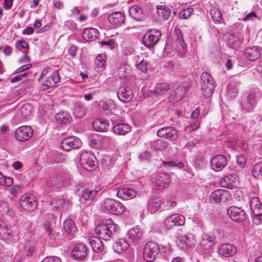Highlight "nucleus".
Listing matches in <instances>:
<instances>
[{"label": "nucleus", "mask_w": 262, "mask_h": 262, "mask_svg": "<svg viewBox=\"0 0 262 262\" xmlns=\"http://www.w3.org/2000/svg\"><path fill=\"white\" fill-rule=\"evenodd\" d=\"M120 230L119 226L114 223L112 220H107L105 224L98 225L95 228V232L98 238L104 241L110 240Z\"/></svg>", "instance_id": "obj_1"}, {"label": "nucleus", "mask_w": 262, "mask_h": 262, "mask_svg": "<svg viewBox=\"0 0 262 262\" xmlns=\"http://www.w3.org/2000/svg\"><path fill=\"white\" fill-rule=\"evenodd\" d=\"M69 207V201L63 195L52 196L49 204V210L55 213L59 214L60 216H61V212L67 211Z\"/></svg>", "instance_id": "obj_2"}, {"label": "nucleus", "mask_w": 262, "mask_h": 262, "mask_svg": "<svg viewBox=\"0 0 262 262\" xmlns=\"http://www.w3.org/2000/svg\"><path fill=\"white\" fill-rule=\"evenodd\" d=\"M160 247L158 243L153 241L147 242L143 249V257L146 261L152 262L160 253Z\"/></svg>", "instance_id": "obj_3"}, {"label": "nucleus", "mask_w": 262, "mask_h": 262, "mask_svg": "<svg viewBox=\"0 0 262 262\" xmlns=\"http://www.w3.org/2000/svg\"><path fill=\"white\" fill-rule=\"evenodd\" d=\"M250 207L252 213V221L255 225L262 223V203L258 197L254 196L250 201Z\"/></svg>", "instance_id": "obj_4"}, {"label": "nucleus", "mask_w": 262, "mask_h": 262, "mask_svg": "<svg viewBox=\"0 0 262 262\" xmlns=\"http://www.w3.org/2000/svg\"><path fill=\"white\" fill-rule=\"evenodd\" d=\"M201 89L203 95L205 97H210L214 88L213 78L207 72H203L201 76Z\"/></svg>", "instance_id": "obj_5"}, {"label": "nucleus", "mask_w": 262, "mask_h": 262, "mask_svg": "<svg viewBox=\"0 0 262 262\" xmlns=\"http://www.w3.org/2000/svg\"><path fill=\"white\" fill-rule=\"evenodd\" d=\"M260 96V93L258 89H254L248 96H244L241 103L243 109L247 112L252 111L255 101Z\"/></svg>", "instance_id": "obj_6"}, {"label": "nucleus", "mask_w": 262, "mask_h": 262, "mask_svg": "<svg viewBox=\"0 0 262 262\" xmlns=\"http://www.w3.org/2000/svg\"><path fill=\"white\" fill-rule=\"evenodd\" d=\"M161 32L158 29H152L147 31L143 37V42L148 48L154 47L161 37Z\"/></svg>", "instance_id": "obj_7"}, {"label": "nucleus", "mask_w": 262, "mask_h": 262, "mask_svg": "<svg viewBox=\"0 0 262 262\" xmlns=\"http://www.w3.org/2000/svg\"><path fill=\"white\" fill-rule=\"evenodd\" d=\"M80 163L83 168L92 171L97 163L95 156L91 152L83 151L80 156Z\"/></svg>", "instance_id": "obj_8"}, {"label": "nucleus", "mask_w": 262, "mask_h": 262, "mask_svg": "<svg viewBox=\"0 0 262 262\" xmlns=\"http://www.w3.org/2000/svg\"><path fill=\"white\" fill-rule=\"evenodd\" d=\"M89 249L83 243H77L73 248L71 252L72 257L77 260L83 259L88 255Z\"/></svg>", "instance_id": "obj_9"}, {"label": "nucleus", "mask_w": 262, "mask_h": 262, "mask_svg": "<svg viewBox=\"0 0 262 262\" xmlns=\"http://www.w3.org/2000/svg\"><path fill=\"white\" fill-rule=\"evenodd\" d=\"M229 217L233 221L241 223L246 218V213L244 209L241 207L232 206L227 210Z\"/></svg>", "instance_id": "obj_10"}, {"label": "nucleus", "mask_w": 262, "mask_h": 262, "mask_svg": "<svg viewBox=\"0 0 262 262\" xmlns=\"http://www.w3.org/2000/svg\"><path fill=\"white\" fill-rule=\"evenodd\" d=\"M20 206L25 210H34L37 206L35 196L32 194H23L19 201Z\"/></svg>", "instance_id": "obj_11"}, {"label": "nucleus", "mask_w": 262, "mask_h": 262, "mask_svg": "<svg viewBox=\"0 0 262 262\" xmlns=\"http://www.w3.org/2000/svg\"><path fill=\"white\" fill-rule=\"evenodd\" d=\"M185 222V217L180 214L169 215L164 221V226L167 229H171L175 226L184 225Z\"/></svg>", "instance_id": "obj_12"}, {"label": "nucleus", "mask_w": 262, "mask_h": 262, "mask_svg": "<svg viewBox=\"0 0 262 262\" xmlns=\"http://www.w3.org/2000/svg\"><path fill=\"white\" fill-rule=\"evenodd\" d=\"M33 131L29 126H22L17 128L15 131L14 136L16 140L25 142L30 139L32 136Z\"/></svg>", "instance_id": "obj_13"}, {"label": "nucleus", "mask_w": 262, "mask_h": 262, "mask_svg": "<svg viewBox=\"0 0 262 262\" xmlns=\"http://www.w3.org/2000/svg\"><path fill=\"white\" fill-rule=\"evenodd\" d=\"M82 145L80 139L74 136H70L63 139L61 146L65 151H69L71 149L79 148Z\"/></svg>", "instance_id": "obj_14"}, {"label": "nucleus", "mask_w": 262, "mask_h": 262, "mask_svg": "<svg viewBox=\"0 0 262 262\" xmlns=\"http://www.w3.org/2000/svg\"><path fill=\"white\" fill-rule=\"evenodd\" d=\"M158 137L165 138L170 141H175L178 138V132L173 127H162L157 131Z\"/></svg>", "instance_id": "obj_15"}, {"label": "nucleus", "mask_w": 262, "mask_h": 262, "mask_svg": "<svg viewBox=\"0 0 262 262\" xmlns=\"http://www.w3.org/2000/svg\"><path fill=\"white\" fill-rule=\"evenodd\" d=\"M62 178L56 174L49 176L46 183V186L49 191H58L62 185Z\"/></svg>", "instance_id": "obj_16"}, {"label": "nucleus", "mask_w": 262, "mask_h": 262, "mask_svg": "<svg viewBox=\"0 0 262 262\" xmlns=\"http://www.w3.org/2000/svg\"><path fill=\"white\" fill-rule=\"evenodd\" d=\"M229 191L226 189H217L210 195V200L216 203H224L230 198Z\"/></svg>", "instance_id": "obj_17"}, {"label": "nucleus", "mask_w": 262, "mask_h": 262, "mask_svg": "<svg viewBox=\"0 0 262 262\" xmlns=\"http://www.w3.org/2000/svg\"><path fill=\"white\" fill-rule=\"evenodd\" d=\"M227 164V159L222 155L213 157L210 162L211 168L215 171H221Z\"/></svg>", "instance_id": "obj_18"}, {"label": "nucleus", "mask_w": 262, "mask_h": 262, "mask_svg": "<svg viewBox=\"0 0 262 262\" xmlns=\"http://www.w3.org/2000/svg\"><path fill=\"white\" fill-rule=\"evenodd\" d=\"M237 252V249L235 246L230 244H223L218 249L219 255L224 257H232Z\"/></svg>", "instance_id": "obj_19"}, {"label": "nucleus", "mask_w": 262, "mask_h": 262, "mask_svg": "<svg viewBox=\"0 0 262 262\" xmlns=\"http://www.w3.org/2000/svg\"><path fill=\"white\" fill-rule=\"evenodd\" d=\"M59 81L60 78L58 72L57 71H54L41 85L40 89L41 91H45L50 88H53Z\"/></svg>", "instance_id": "obj_20"}, {"label": "nucleus", "mask_w": 262, "mask_h": 262, "mask_svg": "<svg viewBox=\"0 0 262 262\" xmlns=\"http://www.w3.org/2000/svg\"><path fill=\"white\" fill-rule=\"evenodd\" d=\"M117 96L120 101L125 103L128 102L133 97V91L128 86H122L118 89Z\"/></svg>", "instance_id": "obj_21"}, {"label": "nucleus", "mask_w": 262, "mask_h": 262, "mask_svg": "<svg viewBox=\"0 0 262 262\" xmlns=\"http://www.w3.org/2000/svg\"><path fill=\"white\" fill-rule=\"evenodd\" d=\"M97 193V190L86 188L83 190L79 195V201L83 204L90 205Z\"/></svg>", "instance_id": "obj_22"}, {"label": "nucleus", "mask_w": 262, "mask_h": 262, "mask_svg": "<svg viewBox=\"0 0 262 262\" xmlns=\"http://www.w3.org/2000/svg\"><path fill=\"white\" fill-rule=\"evenodd\" d=\"M136 194L135 190L128 187H122L118 189L116 195L122 200H127L133 199Z\"/></svg>", "instance_id": "obj_23"}, {"label": "nucleus", "mask_w": 262, "mask_h": 262, "mask_svg": "<svg viewBox=\"0 0 262 262\" xmlns=\"http://www.w3.org/2000/svg\"><path fill=\"white\" fill-rule=\"evenodd\" d=\"M125 15L118 11H115L111 13L108 17V20L109 22L115 26H121L125 24Z\"/></svg>", "instance_id": "obj_24"}, {"label": "nucleus", "mask_w": 262, "mask_h": 262, "mask_svg": "<svg viewBox=\"0 0 262 262\" xmlns=\"http://www.w3.org/2000/svg\"><path fill=\"white\" fill-rule=\"evenodd\" d=\"M128 247V242L124 238L117 239L113 246L114 251L117 253H121L124 252Z\"/></svg>", "instance_id": "obj_25"}, {"label": "nucleus", "mask_w": 262, "mask_h": 262, "mask_svg": "<svg viewBox=\"0 0 262 262\" xmlns=\"http://www.w3.org/2000/svg\"><path fill=\"white\" fill-rule=\"evenodd\" d=\"M142 231L138 227H135L128 231V238L133 243H138L142 236Z\"/></svg>", "instance_id": "obj_26"}, {"label": "nucleus", "mask_w": 262, "mask_h": 262, "mask_svg": "<svg viewBox=\"0 0 262 262\" xmlns=\"http://www.w3.org/2000/svg\"><path fill=\"white\" fill-rule=\"evenodd\" d=\"M130 16L136 20H141L144 18V14L142 9L137 5H134L128 10Z\"/></svg>", "instance_id": "obj_27"}, {"label": "nucleus", "mask_w": 262, "mask_h": 262, "mask_svg": "<svg viewBox=\"0 0 262 262\" xmlns=\"http://www.w3.org/2000/svg\"><path fill=\"white\" fill-rule=\"evenodd\" d=\"M99 32L95 28H85L83 31L82 37L83 39L89 40H95L98 37Z\"/></svg>", "instance_id": "obj_28"}, {"label": "nucleus", "mask_w": 262, "mask_h": 262, "mask_svg": "<svg viewBox=\"0 0 262 262\" xmlns=\"http://www.w3.org/2000/svg\"><path fill=\"white\" fill-rule=\"evenodd\" d=\"M215 244V238L212 236L204 235L201 241L203 248L206 250H211Z\"/></svg>", "instance_id": "obj_29"}, {"label": "nucleus", "mask_w": 262, "mask_h": 262, "mask_svg": "<svg viewBox=\"0 0 262 262\" xmlns=\"http://www.w3.org/2000/svg\"><path fill=\"white\" fill-rule=\"evenodd\" d=\"M170 182V178L168 174L166 173H161L159 175L155 181L157 187L161 188H167Z\"/></svg>", "instance_id": "obj_30"}, {"label": "nucleus", "mask_w": 262, "mask_h": 262, "mask_svg": "<svg viewBox=\"0 0 262 262\" xmlns=\"http://www.w3.org/2000/svg\"><path fill=\"white\" fill-rule=\"evenodd\" d=\"M245 54L247 59L251 61H254L259 57L260 50L257 47H253L246 49Z\"/></svg>", "instance_id": "obj_31"}, {"label": "nucleus", "mask_w": 262, "mask_h": 262, "mask_svg": "<svg viewBox=\"0 0 262 262\" xmlns=\"http://www.w3.org/2000/svg\"><path fill=\"white\" fill-rule=\"evenodd\" d=\"M113 132L119 135H125L130 130V126L126 123H118L114 126Z\"/></svg>", "instance_id": "obj_32"}, {"label": "nucleus", "mask_w": 262, "mask_h": 262, "mask_svg": "<svg viewBox=\"0 0 262 262\" xmlns=\"http://www.w3.org/2000/svg\"><path fill=\"white\" fill-rule=\"evenodd\" d=\"M100 107L106 114H112L116 108V105L112 100H108L107 102L101 101Z\"/></svg>", "instance_id": "obj_33"}, {"label": "nucleus", "mask_w": 262, "mask_h": 262, "mask_svg": "<svg viewBox=\"0 0 262 262\" xmlns=\"http://www.w3.org/2000/svg\"><path fill=\"white\" fill-rule=\"evenodd\" d=\"M90 244L92 249L95 252H101L104 249V246L101 239L98 237H94L91 239Z\"/></svg>", "instance_id": "obj_34"}, {"label": "nucleus", "mask_w": 262, "mask_h": 262, "mask_svg": "<svg viewBox=\"0 0 262 262\" xmlns=\"http://www.w3.org/2000/svg\"><path fill=\"white\" fill-rule=\"evenodd\" d=\"M179 239L181 242H183L188 248L194 247L195 244V239L194 235L190 233L185 234L183 236H179Z\"/></svg>", "instance_id": "obj_35"}, {"label": "nucleus", "mask_w": 262, "mask_h": 262, "mask_svg": "<svg viewBox=\"0 0 262 262\" xmlns=\"http://www.w3.org/2000/svg\"><path fill=\"white\" fill-rule=\"evenodd\" d=\"M160 202L159 198L150 199L148 201V211L152 214L156 212L160 207Z\"/></svg>", "instance_id": "obj_36"}, {"label": "nucleus", "mask_w": 262, "mask_h": 262, "mask_svg": "<svg viewBox=\"0 0 262 262\" xmlns=\"http://www.w3.org/2000/svg\"><path fill=\"white\" fill-rule=\"evenodd\" d=\"M173 88L172 84H169L166 82L158 83L154 89L156 94L162 95L169 89Z\"/></svg>", "instance_id": "obj_37"}, {"label": "nucleus", "mask_w": 262, "mask_h": 262, "mask_svg": "<svg viewBox=\"0 0 262 262\" xmlns=\"http://www.w3.org/2000/svg\"><path fill=\"white\" fill-rule=\"evenodd\" d=\"M93 126L98 132H106L108 128L109 123L107 120L97 119L94 121Z\"/></svg>", "instance_id": "obj_38"}, {"label": "nucleus", "mask_w": 262, "mask_h": 262, "mask_svg": "<svg viewBox=\"0 0 262 262\" xmlns=\"http://www.w3.org/2000/svg\"><path fill=\"white\" fill-rule=\"evenodd\" d=\"M63 228L65 232L70 235L77 230L74 222L71 219L66 220L63 222Z\"/></svg>", "instance_id": "obj_39"}, {"label": "nucleus", "mask_w": 262, "mask_h": 262, "mask_svg": "<svg viewBox=\"0 0 262 262\" xmlns=\"http://www.w3.org/2000/svg\"><path fill=\"white\" fill-rule=\"evenodd\" d=\"M176 41L179 52L182 55L185 54L187 51V45L185 43L182 36V34H181L180 33L179 34H178Z\"/></svg>", "instance_id": "obj_40"}, {"label": "nucleus", "mask_w": 262, "mask_h": 262, "mask_svg": "<svg viewBox=\"0 0 262 262\" xmlns=\"http://www.w3.org/2000/svg\"><path fill=\"white\" fill-rule=\"evenodd\" d=\"M9 130L7 126L3 125L0 131V143L5 144L10 139Z\"/></svg>", "instance_id": "obj_41"}, {"label": "nucleus", "mask_w": 262, "mask_h": 262, "mask_svg": "<svg viewBox=\"0 0 262 262\" xmlns=\"http://www.w3.org/2000/svg\"><path fill=\"white\" fill-rule=\"evenodd\" d=\"M106 63V56L104 54L98 55L95 60L96 69L98 71H103Z\"/></svg>", "instance_id": "obj_42"}, {"label": "nucleus", "mask_w": 262, "mask_h": 262, "mask_svg": "<svg viewBox=\"0 0 262 262\" xmlns=\"http://www.w3.org/2000/svg\"><path fill=\"white\" fill-rule=\"evenodd\" d=\"M156 9L158 10V13L161 15L164 19H168L171 13L170 8L164 5H158Z\"/></svg>", "instance_id": "obj_43"}, {"label": "nucleus", "mask_w": 262, "mask_h": 262, "mask_svg": "<svg viewBox=\"0 0 262 262\" xmlns=\"http://www.w3.org/2000/svg\"><path fill=\"white\" fill-rule=\"evenodd\" d=\"M117 204H119V201L112 199H107L104 201L103 205L107 211L113 213L115 205Z\"/></svg>", "instance_id": "obj_44"}, {"label": "nucleus", "mask_w": 262, "mask_h": 262, "mask_svg": "<svg viewBox=\"0 0 262 262\" xmlns=\"http://www.w3.org/2000/svg\"><path fill=\"white\" fill-rule=\"evenodd\" d=\"M43 228L46 229V232L48 234V237L51 240H55L58 237V234L56 231L53 229V226H51L50 224H47V223L44 224Z\"/></svg>", "instance_id": "obj_45"}, {"label": "nucleus", "mask_w": 262, "mask_h": 262, "mask_svg": "<svg viewBox=\"0 0 262 262\" xmlns=\"http://www.w3.org/2000/svg\"><path fill=\"white\" fill-rule=\"evenodd\" d=\"M56 119L59 123H67L70 121L71 117L67 112H62L56 115Z\"/></svg>", "instance_id": "obj_46"}, {"label": "nucleus", "mask_w": 262, "mask_h": 262, "mask_svg": "<svg viewBox=\"0 0 262 262\" xmlns=\"http://www.w3.org/2000/svg\"><path fill=\"white\" fill-rule=\"evenodd\" d=\"M86 113L84 107L80 104L75 105L73 110V115L77 118H82Z\"/></svg>", "instance_id": "obj_47"}, {"label": "nucleus", "mask_w": 262, "mask_h": 262, "mask_svg": "<svg viewBox=\"0 0 262 262\" xmlns=\"http://www.w3.org/2000/svg\"><path fill=\"white\" fill-rule=\"evenodd\" d=\"M210 13L214 21L220 23L222 20V13L218 8L215 7L212 8L210 11Z\"/></svg>", "instance_id": "obj_48"}, {"label": "nucleus", "mask_w": 262, "mask_h": 262, "mask_svg": "<svg viewBox=\"0 0 262 262\" xmlns=\"http://www.w3.org/2000/svg\"><path fill=\"white\" fill-rule=\"evenodd\" d=\"M232 176H228L224 177L221 181V184L224 187L230 188L232 187L233 183H235L234 180L232 179Z\"/></svg>", "instance_id": "obj_49"}, {"label": "nucleus", "mask_w": 262, "mask_h": 262, "mask_svg": "<svg viewBox=\"0 0 262 262\" xmlns=\"http://www.w3.org/2000/svg\"><path fill=\"white\" fill-rule=\"evenodd\" d=\"M100 140L105 146H111L116 143L115 139L113 136H104L101 138Z\"/></svg>", "instance_id": "obj_50"}, {"label": "nucleus", "mask_w": 262, "mask_h": 262, "mask_svg": "<svg viewBox=\"0 0 262 262\" xmlns=\"http://www.w3.org/2000/svg\"><path fill=\"white\" fill-rule=\"evenodd\" d=\"M13 184V179L10 177L4 176L0 172V185L10 186Z\"/></svg>", "instance_id": "obj_51"}, {"label": "nucleus", "mask_w": 262, "mask_h": 262, "mask_svg": "<svg viewBox=\"0 0 262 262\" xmlns=\"http://www.w3.org/2000/svg\"><path fill=\"white\" fill-rule=\"evenodd\" d=\"M252 174L254 177L262 176V162L255 164L252 170Z\"/></svg>", "instance_id": "obj_52"}, {"label": "nucleus", "mask_w": 262, "mask_h": 262, "mask_svg": "<svg viewBox=\"0 0 262 262\" xmlns=\"http://www.w3.org/2000/svg\"><path fill=\"white\" fill-rule=\"evenodd\" d=\"M55 220L56 216L54 213H48L45 215L43 226L44 224L47 223V224H50L51 226H53Z\"/></svg>", "instance_id": "obj_53"}, {"label": "nucleus", "mask_w": 262, "mask_h": 262, "mask_svg": "<svg viewBox=\"0 0 262 262\" xmlns=\"http://www.w3.org/2000/svg\"><path fill=\"white\" fill-rule=\"evenodd\" d=\"M20 111L22 114L23 116L24 117H26L31 115L32 113V108L30 104H26L21 107Z\"/></svg>", "instance_id": "obj_54"}, {"label": "nucleus", "mask_w": 262, "mask_h": 262, "mask_svg": "<svg viewBox=\"0 0 262 262\" xmlns=\"http://www.w3.org/2000/svg\"><path fill=\"white\" fill-rule=\"evenodd\" d=\"M125 207L120 202L119 204L115 205V207L113 211V214L115 215H120L125 211Z\"/></svg>", "instance_id": "obj_55"}, {"label": "nucleus", "mask_w": 262, "mask_h": 262, "mask_svg": "<svg viewBox=\"0 0 262 262\" xmlns=\"http://www.w3.org/2000/svg\"><path fill=\"white\" fill-rule=\"evenodd\" d=\"M193 11L192 8H188L181 11L180 13V17L182 19H186L189 17Z\"/></svg>", "instance_id": "obj_56"}, {"label": "nucleus", "mask_w": 262, "mask_h": 262, "mask_svg": "<svg viewBox=\"0 0 262 262\" xmlns=\"http://www.w3.org/2000/svg\"><path fill=\"white\" fill-rule=\"evenodd\" d=\"M163 165L165 167H178L179 168H181L183 167V164L182 162H180L177 163L173 161H169L167 162L164 161Z\"/></svg>", "instance_id": "obj_57"}, {"label": "nucleus", "mask_w": 262, "mask_h": 262, "mask_svg": "<svg viewBox=\"0 0 262 262\" xmlns=\"http://www.w3.org/2000/svg\"><path fill=\"white\" fill-rule=\"evenodd\" d=\"M154 146L156 149L163 150L166 148L167 143L164 141L158 140L154 142Z\"/></svg>", "instance_id": "obj_58"}, {"label": "nucleus", "mask_w": 262, "mask_h": 262, "mask_svg": "<svg viewBox=\"0 0 262 262\" xmlns=\"http://www.w3.org/2000/svg\"><path fill=\"white\" fill-rule=\"evenodd\" d=\"M25 249L28 256H32L35 255V248L31 246L30 243H26L25 245Z\"/></svg>", "instance_id": "obj_59"}, {"label": "nucleus", "mask_w": 262, "mask_h": 262, "mask_svg": "<svg viewBox=\"0 0 262 262\" xmlns=\"http://www.w3.org/2000/svg\"><path fill=\"white\" fill-rule=\"evenodd\" d=\"M137 68L143 73H146L148 69L147 62L142 60L139 63L137 64Z\"/></svg>", "instance_id": "obj_60"}, {"label": "nucleus", "mask_w": 262, "mask_h": 262, "mask_svg": "<svg viewBox=\"0 0 262 262\" xmlns=\"http://www.w3.org/2000/svg\"><path fill=\"white\" fill-rule=\"evenodd\" d=\"M185 88L183 86H180L174 91V94L177 99H180L185 95Z\"/></svg>", "instance_id": "obj_61"}, {"label": "nucleus", "mask_w": 262, "mask_h": 262, "mask_svg": "<svg viewBox=\"0 0 262 262\" xmlns=\"http://www.w3.org/2000/svg\"><path fill=\"white\" fill-rule=\"evenodd\" d=\"M81 7H75L73 8L71 10V16L72 17L75 18L76 19V17L78 16L80 13H81Z\"/></svg>", "instance_id": "obj_62"}, {"label": "nucleus", "mask_w": 262, "mask_h": 262, "mask_svg": "<svg viewBox=\"0 0 262 262\" xmlns=\"http://www.w3.org/2000/svg\"><path fill=\"white\" fill-rule=\"evenodd\" d=\"M237 93V89L234 88V86L230 85L228 87V90L227 92V95L230 98H233L236 96Z\"/></svg>", "instance_id": "obj_63"}, {"label": "nucleus", "mask_w": 262, "mask_h": 262, "mask_svg": "<svg viewBox=\"0 0 262 262\" xmlns=\"http://www.w3.org/2000/svg\"><path fill=\"white\" fill-rule=\"evenodd\" d=\"M41 262H60V260L58 257L50 256L44 258Z\"/></svg>", "instance_id": "obj_64"}]
</instances>
